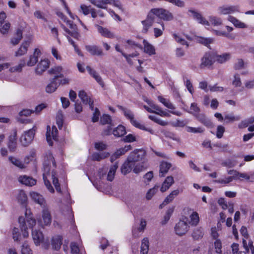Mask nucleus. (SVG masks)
I'll return each mask as SVG.
<instances>
[{"label":"nucleus","mask_w":254,"mask_h":254,"mask_svg":"<svg viewBox=\"0 0 254 254\" xmlns=\"http://www.w3.org/2000/svg\"><path fill=\"white\" fill-rule=\"evenodd\" d=\"M118 167V166L117 164L111 166L107 175H106V174L108 171V169L106 168H103L100 169L98 172L99 179L103 180L106 178L109 181H112L114 179L115 175Z\"/></svg>","instance_id":"nucleus-6"},{"label":"nucleus","mask_w":254,"mask_h":254,"mask_svg":"<svg viewBox=\"0 0 254 254\" xmlns=\"http://www.w3.org/2000/svg\"><path fill=\"white\" fill-rule=\"evenodd\" d=\"M55 168L56 162L51 152L48 151L46 152L44 156L43 162V178L44 184L50 192L51 193L54 192V189L48 179V178L51 177L57 191L62 193L57 173L54 170V168Z\"/></svg>","instance_id":"nucleus-1"},{"label":"nucleus","mask_w":254,"mask_h":254,"mask_svg":"<svg viewBox=\"0 0 254 254\" xmlns=\"http://www.w3.org/2000/svg\"><path fill=\"white\" fill-rule=\"evenodd\" d=\"M78 97L85 104H87L88 102L91 99L90 97L89 96L84 90H81L79 92Z\"/></svg>","instance_id":"nucleus-46"},{"label":"nucleus","mask_w":254,"mask_h":254,"mask_svg":"<svg viewBox=\"0 0 254 254\" xmlns=\"http://www.w3.org/2000/svg\"><path fill=\"white\" fill-rule=\"evenodd\" d=\"M8 160L13 165L18 167L19 168L23 169L25 167L24 164H23L20 160L15 157L13 156H9L8 157Z\"/></svg>","instance_id":"nucleus-43"},{"label":"nucleus","mask_w":254,"mask_h":254,"mask_svg":"<svg viewBox=\"0 0 254 254\" xmlns=\"http://www.w3.org/2000/svg\"><path fill=\"white\" fill-rule=\"evenodd\" d=\"M174 180L172 176L167 177L163 182L160 190L162 192L166 191L174 184Z\"/></svg>","instance_id":"nucleus-27"},{"label":"nucleus","mask_w":254,"mask_h":254,"mask_svg":"<svg viewBox=\"0 0 254 254\" xmlns=\"http://www.w3.org/2000/svg\"><path fill=\"white\" fill-rule=\"evenodd\" d=\"M40 53L39 49H35L33 54L30 56L29 60L27 62V65L29 66L34 65L38 61Z\"/></svg>","instance_id":"nucleus-21"},{"label":"nucleus","mask_w":254,"mask_h":254,"mask_svg":"<svg viewBox=\"0 0 254 254\" xmlns=\"http://www.w3.org/2000/svg\"><path fill=\"white\" fill-rule=\"evenodd\" d=\"M16 131L14 130L8 137V142L7 143V146L9 150L11 152H13L15 151L17 147V138H16Z\"/></svg>","instance_id":"nucleus-14"},{"label":"nucleus","mask_w":254,"mask_h":254,"mask_svg":"<svg viewBox=\"0 0 254 254\" xmlns=\"http://www.w3.org/2000/svg\"><path fill=\"white\" fill-rule=\"evenodd\" d=\"M30 196L35 202L41 205L44 204L45 200L43 197L39 193L36 192H32L30 193Z\"/></svg>","instance_id":"nucleus-32"},{"label":"nucleus","mask_w":254,"mask_h":254,"mask_svg":"<svg viewBox=\"0 0 254 254\" xmlns=\"http://www.w3.org/2000/svg\"><path fill=\"white\" fill-rule=\"evenodd\" d=\"M197 42L200 43L208 47H209V45L212 43L214 41V39L211 38H205L203 37H197L196 39Z\"/></svg>","instance_id":"nucleus-35"},{"label":"nucleus","mask_w":254,"mask_h":254,"mask_svg":"<svg viewBox=\"0 0 254 254\" xmlns=\"http://www.w3.org/2000/svg\"><path fill=\"white\" fill-rule=\"evenodd\" d=\"M49 66V63L47 60H41L37 64L35 69L36 74L41 75L45 71Z\"/></svg>","instance_id":"nucleus-17"},{"label":"nucleus","mask_w":254,"mask_h":254,"mask_svg":"<svg viewBox=\"0 0 254 254\" xmlns=\"http://www.w3.org/2000/svg\"><path fill=\"white\" fill-rule=\"evenodd\" d=\"M25 65V61L24 60L21 61L20 63H19L17 65L10 67L9 69V71L10 72H21L22 71V68Z\"/></svg>","instance_id":"nucleus-50"},{"label":"nucleus","mask_w":254,"mask_h":254,"mask_svg":"<svg viewBox=\"0 0 254 254\" xmlns=\"http://www.w3.org/2000/svg\"><path fill=\"white\" fill-rule=\"evenodd\" d=\"M143 44L144 45V51L145 53L149 55H152L155 54L154 47L149 44L146 40H144L143 41Z\"/></svg>","instance_id":"nucleus-31"},{"label":"nucleus","mask_w":254,"mask_h":254,"mask_svg":"<svg viewBox=\"0 0 254 254\" xmlns=\"http://www.w3.org/2000/svg\"><path fill=\"white\" fill-rule=\"evenodd\" d=\"M189 225L187 221L180 220L175 227V231L177 235L182 236L189 230Z\"/></svg>","instance_id":"nucleus-9"},{"label":"nucleus","mask_w":254,"mask_h":254,"mask_svg":"<svg viewBox=\"0 0 254 254\" xmlns=\"http://www.w3.org/2000/svg\"><path fill=\"white\" fill-rule=\"evenodd\" d=\"M242 84L240 75L235 74L234 75V79L233 81V85L235 87H240Z\"/></svg>","instance_id":"nucleus-64"},{"label":"nucleus","mask_w":254,"mask_h":254,"mask_svg":"<svg viewBox=\"0 0 254 254\" xmlns=\"http://www.w3.org/2000/svg\"><path fill=\"white\" fill-rule=\"evenodd\" d=\"M70 249L72 254H85L84 252L74 242L70 244Z\"/></svg>","instance_id":"nucleus-42"},{"label":"nucleus","mask_w":254,"mask_h":254,"mask_svg":"<svg viewBox=\"0 0 254 254\" xmlns=\"http://www.w3.org/2000/svg\"><path fill=\"white\" fill-rule=\"evenodd\" d=\"M203 232L201 228H196L195 229H194L192 234V236L195 240H197L202 238L203 237Z\"/></svg>","instance_id":"nucleus-52"},{"label":"nucleus","mask_w":254,"mask_h":254,"mask_svg":"<svg viewBox=\"0 0 254 254\" xmlns=\"http://www.w3.org/2000/svg\"><path fill=\"white\" fill-rule=\"evenodd\" d=\"M173 37L175 41L182 45H185L187 47L189 46V44L187 41L183 37V36L179 33H173Z\"/></svg>","instance_id":"nucleus-38"},{"label":"nucleus","mask_w":254,"mask_h":254,"mask_svg":"<svg viewBox=\"0 0 254 254\" xmlns=\"http://www.w3.org/2000/svg\"><path fill=\"white\" fill-rule=\"evenodd\" d=\"M30 42L25 41L22 43L18 50L15 52L14 56L20 57L25 55L27 52V48L29 46Z\"/></svg>","instance_id":"nucleus-25"},{"label":"nucleus","mask_w":254,"mask_h":254,"mask_svg":"<svg viewBox=\"0 0 254 254\" xmlns=\"http://www.w3.org/2000/svg\"><path fill=\"white\" fill-rule=\"evenodd\" d=\"M58 137V129L55 126H53L52 128L50 127H47L46 137L47 140L50 145H52V139L57 140Z\"/></svg>","instance_id":"nucleus-11"},{"label":"nucleus","mask_w":254,"mask_h":254,"mask_svg":"<svg viewBox=\"0 0 254 254\" xmlns=\"http://www.w3.org/2000/svg\"><path fill=\"white\" fill-rule=\"evenodd\" d=\"M146 226V221L142 219L140 221V227L137 228V230L136 229H133L132 230V234L133 237H138L139 235L137 234H136V232L137 231L139 232H142L144 231V229L145 228Z\"/></svg>","instance_id":"nucleus-49"},{"label":"nucleus","mask_w":254,"mask_h":254,"mask_svg":"<svg viewBox=\"0 0 254 254\" xmlns=\"http://www.w3.org/2000/svg\"><path fill=\"white\" fill-rule=\"evenodd\" d=\"M218 12L220 15H227L240 12L239 5H223L218 8Z\"/></svg>","instance_id":"nucleus-7"},{"label":"nucleus","mask_w":254,"mask_h":254,"mask_svg":"<svg viewBox=\"0 0 254 254\" xmlns=\"http://www.w3.org/2000/svg\"><path fill=\"white\" fill-rule=\"evenodd\" d=\"M145 154V151L141 149H136L131 152L121 167L122 173L125 175L132 170L135 174L143 171L146 166L143 162L139 161L144 158Z\"/></svg>","instance_id":"nucleus-2"},{"label":"nucleus","mask_w":254,"mask_h":254,"mask_svg":"<svg viewBox=\"0 0 254 254\" xmlns=\"http://www.w3.org/2000/svg\"><path fill=\"white\" fill-rule=\"evenodd\" d=\"M21 253L22 254H32L29 246L26 243L23 244L21 249Z\"/></svg>","instance_id":"nucleus-62"},{"label":"nucleus","mask_w":254,"mask_h":254,"mask_svg":"<svg viewBox=\"0 0 254 254\" xmlns=\"http://www.w3.org/2000/svg\"><path fill=\"white\" fill-rule=\"evenodd\" d=\"M32 236L36 246L40 245L44 241V236L42 233L38 230H32Z\"/></svg>","instance_id":"nucleus-16"},{"label":"nucleus","mask_w":254,"mask_h":254,"mask_svg":"<svg viewBox=\"0 0 254 254\" xmlns=\"http://www.w3.org/2000/svg\"><path fill=\"white\" fill-rule=\"evenodd\" d=\"M149 250V240L147 238H144L141 241L140 254H147Z\"/></svg>","instance_id":"nucleus-33"},{"label":"nucleus","mask_w":254,"mask_h":254,"mask_svg":"<svg viewBox=\"0 0 254 254\" xmlns=\"http://www.w3.org/2000/svg\"><path fill=\"white\" fill-rule=\"evenodd\" d=\"M111 117L106 114H104L100 118V123L102 125H106V124H111Z\"/></svg>","instance_id":"nucleus-57"},{"label":"nucleus","mask_w":254,"mask_h":254,"mask_svg":"<svg viewBox=\"0 0 254 254\" xmlns=\"http://www.w3.org/2000/svg\"><path fill=\"white\" fill-rule=\"evenodd\" d=\"M227 20L233 23L236 27L239 28H245L247 27L246 24L232 15H229L227 17Z\"/></svg>","instance_id":"nucleus-26"},{"label":"nucleus","mask_w":254,"mask_h":254,"mask_svg":"<svg viewBox=\"0 0 254 254\" xmlns=\"http://www.w3.org/2000/svg\"><path fill=\"white\" fill-rule=\"evenodd\" d=\"M154 21V16L150 10L146 19L141 22L143 25L142 32L144 33H147L148 29L153 25Z\"/></svg>","instance_id":"nucleus-12"},{"label":"nucleus","mask_w":254,"mask_h":254,"mask_svg":"<svg viewBox=\"0 0 254 254\" xmlns=\"http://www.w3.org/2000/svg\"><path fill=\"white\" fill-rule=\"evenodd\" d=\"M189 12L192 14L193 17L196 19L199 23L206 26L209 25V21L203 17L200 13L192 9L189 10Z\"/></svg>","instance_id":"nucleus-18"},{"label":"nucleus","mask_w":254,"mask_h":254,"mask_svg":"<svg viewBox=\"0 0 254 254\" xmlns=\"http://www.w3.org/2000/svg\"><path fill=\"white\" fill-rule=\"evenodd\" d=\"M150 11L154 16H156L164 21H171L174 18L171 12L163 8H152Z\"/></svg>","instance_id":"nucleus-5"},{"label":"nucleus","mask_w":254,"mask_h":254,"mask_svg":"<svg viewBox=\"0 0 254 254\" xmlns=\"http://www.w3.org/2000/svg\"><path fill=\"white\" fill-rule=\"evenodd\" d=\"M245 67V62L243 60L239 59L237 60L234 65V68L236 70H239Z\"/></svg>","instance_id":"nucleus-58"},{"label":"nucleus","mask_w":254,"mask_h":254,"mask_svg":"<svg viewBox=\"0 0 254 254\" xmlns=\"http://www.w3.org/2000/svg\"><path fill=\"white\" fill-rule=\"evenodd\" d=\"M215 62V54L213 53H206L201 59L200 67L204 68L206 67H210Z\"/></svg>","instance_id":"nucleus-8"},{"label":"nucleus","mask_w":254,"mask_h":254,"mask_svg":"<svg viewBox=\"0 0 254 254\" xmlns=\"http://www.w3.org/2000/svg\"><path fill=\"white\" fill-rule=\"evenodd\" d=\"M191 225H196L199 221L198 214L196 212H193L190 216Z\"/></svg>","instance_id":"nucleus-56"},{"label":"nucleus","mask_w":254,"mask_h":254,"mask_svg":"<svg viewBox=\"0 0 254 254\" xmlns=\"http://www.w3.org/2000/svg\"><path fill=\"white\" fill-rule=\"evenodd\" d=\"M100 115V112L97 108H95L94 112L93 114L92 121L94 123L97 122L99 120Z\"/></svg>","instance_id":"nucleus-63"},{"label":"nucleus","mask_w":254,"mask_h":254,"mask_svg":"<svg viewBox=\"0 0 254 254\" xmlns=\"http://www.w3.org/2000/svg\"><path fill=\"white\" fill-rule=\"evenodd\" d=\"M158 100L162 103L166 107L170 109H174L175 107L174 105L168 100L163 98L161 96L158 97Z\"/></svg>","instance_id":"nucleus-48"},{"label":"nucleus","mask_w":254,"mask_h":254,"mask_svg":"<svg viewBox=\"0 0 254 254\" xmlns=\"http://www.w3.org/2000/svg\"><path fill=\"white\" fill-rule=\"evenodd\" d=\"M174 210V207H170L166 211L165 216H164L163 220L162 221V224L164 225L167 223V222L170 219L173 212Z\"/></svg>","instance_id":"nucleus-51"},{"label":"nucleus","mask_w":254,"mask_h":254,"mask_svg":"<svg viewBox=\"0 0 254 254\" xmlns=\"http://www.w3.org/2000/svg\"><path fill=\"white\" fill-rule=\"evenodd\" d=\"M58 80L56 78H52L50 83L46 87V92L48 93H52L54 92L60 85V83H58Z\"/></svg>","instance_id":"nucleus-23"},{"label":"nucleus","mask_w":254,"mask_h":254,"mask_svg":"<svg viewBox=\"0 0 254 254\" xmlns=\"http://www.w3.org/2000/svg\"><path fill=\"white\" fill-rule=\"evenodd\" d=\"M63 115L61 111L58 112L57 116V124L60 129H61L63 125Z\"/></svg>","instance_id":"nucleus-59"},{"label":"nucleus","mask_w":254,"mask_h":254,"mask_svg":"<svg viewBox=\"0 0 254 254\" xmlns=\"http://www.w3.org/2000/svg\"><path fill=\"white\" fill-rule=\"evenodd\" d=\"M197 120L204 126L209 127L212 126V123L203 114H199L197 116Z\"/></svg>","instance_id":"nucleus-44"},{"label":"nucleus","mask_w":254,"mask_h":254,"mask_svg":"<svg viewBox=\"0 0 254 254\" xmlns=\"http://www.w3.org/2000/svg\"><path fill=\"white\" fill-rule=\"evenodd\" d=\"M98 32L103 36L109 38L114 37L113 34L108 29L104 28L101 26H97Z\"/></svg>","instance_id":"nucleus-36"},{"label":"nucleus","mask_w":254,"mask_h":254,"mask_svg":"<svg viewBox=\"0 0 254 254\" xmlns=\"http://www.w3.org/2000/svg\"><path fill=\"white\" fill-rule=\"evenodd\" d=\"M109 153L107 152L103 153H94L92 155V159L94 161H99L101 160L108 157Z\"/></svg>","instance_id":"nucleus-39"},{"label":"nucleus","mask_w":254,"mask_h":254,"mask_svg":"<svg viewBox=\"0 0 254 254\" xmlns=\"http://www.w3.org/2000/svg\"><path fill=\"white\" fill-rule=\"evenodd\" d=\"M17 199L20 203L24 204L27 200V195L23 191H20L17 196Z\"/></svg>","instance_id":"nucleus-60"},{"label":"nucleus","mask_w":254,"mask_h":254,"mask_svg":"<svg viewBox=\"0 0 254 254\" xmlns=\"http://www.w3.org/2000/svg\"><path fill=\"white\" fill-rule=\"evenodd\" d=\"M22 38V30L18 29L17 30L15 36L11 38V43L13 45H16L19 43Z\"/></svg>","instance_id":"nucleus-34"},{"label":"nucleus","mask_w":254,"mask_h":254,"mask_svg":"<svg viewBox=\"0 0 254 254\" xmlns=\"http://www.w3.org/2000/svg\"><path fill=\"white\" fill-rule=\"evenodd\" d=\"M231 58L230 53H224L222 55H217L215 54V62L217 61L220 64H223L229 61Z\"/></svg>","instance_id":"nucleus-30"},{"label":"nucleus","mask_w":254,"mask_h":254,"mask_svg":"<svg viewBox=\"0 0 254 254\" xmlns=\"http://www.w3.org/2000/svg\"><path fill=\"white\" fill-rule=\"evenodd\" d=\"M180 191L179 190H173L164 199L163 201L164 204H167L172 202L174 198L179 194Z\"/></svg>","instance_id":"nucleus-37"},{"label":"nucleus","mask_w":254,"mask_h":254,"mask_svg":"<svg viewBox=\"0 0 254 254\" xmlns=\"http://www.w3.org/2000/svg\"><path fill=\"white\" fill-rule=\"evenodd\" d=\"M214 247L216 250V252L217 254H222V244L221 242L219 239H217L214 242Z\"/></svg>","instance_id":"nucleus-61"},{"label":"nucleus","mask_w":254,"mask_h":254,"mask_svg":"<svg viewBox=\"0 0 254 254\" xmlns=\"http://www.w3.org/2000/svg\"><path fill=\"white\" fill-rule=\"evenodd\" d=\"M131 148V145H127L124 147L121 148L117 150V151L112 155L111 157V161L113 162L114 160L119 157L121 155H124L126 153L127 151L130 150Z\"/></svg>","instance_id":"nucleus-22"},{"label":"nucleus","mask_w":254,"mask_h":254,"mask_svg":"<svg viewBox=\"0 0 254 254\" xmlns=\"http://www.w3.org/2000/svg\"><path fill=\"white\" fill-rule=\"evenodd\" d=\"M57 15L64 22H66L68 24L71 29H74L76 27V25L74 24L73 22L67 19V17L61 11L57 12Z\"/></svg>","instance_id":"nucleus-41"},{"label":"nucleus","mask_w":254,"mask_h":254,"mask_svg":"<svg viewBox=\"0 0 254 254\" xmlns=\"http://www.w3.org/2000/svg\"><path fill=\"white\" fill-rule=\"evenodd\" d=\"M34 129H31L22 135L20 140L22 145L28 146L32 142L34 137Z\"/></svg>","instance_id":"nucleus-10"},{"label":"nucleus","mask_w":254,"mask_h":254,"mask_svg":"<svg viewBox=\"0 0 254 254\" xmlns=\"http://www.w3.org/2000/svg\"><path fill=\"white\" fill-rule=\"evenodd\" d=\"M145 101L147 102L153 109L156 110L155 111V114L159 115L162 117H170V115L166 112L165 111H163L159 106L153 104L152 103L151 101L149 100H145Z\"/></svg>","instance_id":"nucleus-24"},{"label":"nucleus","mask_w":254,"mask_h":254,"mask_svg":"<svg viewBox=\"0 0 254 254\" xmlns=\"http://www.w3.org/2000/svg\"><path fill=\"white\" fill-rule=\"evenodd\" d=\"M126 133L125 127L119 125L113 131V134L117 137H120L123 136Z\"/></svg>","instance_id":"nucleus-40"},{"label":"nucleus","mask_w":254,"mask_h":254,"mask_svg":"<svg viewBox=\"0 0 254 254\" xmlns=\"http://www.w3.org/2000/svg\"><path fill=\"white\" fill-rule=\"evenodd\" d=\"M159 188V186L155 185L153 188L150 189L147 192L146 197L148 200H150L153 196L156 193Z\"/></svg>","instance_id":"nucleus-55"},{"label":"nucleus","mask_w":254,"mask_h":254,"mask_svg":"<svg viewBox=\"0 0 254 254\" xmlns=\"http://www.w3.org/2000/svg\"><path fill=\"white\" fill-rule=\"evenodd\" d=\"M52 222V217L49 210L45 208L42 211V219L40 223L42 226L49 225Z\"/></svg>","instance_id":"nucleus-15"},{"label":"nucleus","mask_w":254,"mask_h":254,"mask_svg":"<svg viewBox=\"0 0 254 254\" xmlns=\"http://www.w3.org/2000/svg\"><path fill=\"white\" fill-rule=\"evenodd\" d=\"M61 26L66 33H68V34H70L74 38H75L76 39H79L80 35L79 33L76 30V26L74 29H72L73 30V31H70L63 24H61Z\"/></svg>","instance_id":"nucleus-45"},{"label":"nucleus","mask_w":254,"mask_h":254,"mask_svg":"<svg viewBox=\"0 0 254 254\" xmlns=\"http://www.w3.org/2000/svg\"><path fill=\"white\" fill-rule=\"evenodd\" d=\"M62 244V238L59 236L52 239V247L56 250H58L60 249Z\"/></svg>","instance_id":"nucleus-47"},{"label":"nucleus","mask_w":254,"mask_h":254,"mask_svg":"<svg viewBox=\"0 0 254 254\" xmlns=\"http://www.w3.org/2000/svg\"><path fill=\"white\" fill-rule=\"evenodd\" d=\"M170 163L162 161L160 165L159 176L164 177L171 167Z\"/></svg>","instance_id":"nucleus-29"},{"label":"nucleus","mask_w":254,"mask_h":254,"mask_svg":"<svg viewBox=\"0 0 254 254\" xmlns=\"http://www.w3.org/2000/svg\"><path fill=\"white\" fill-rule=\"evenodd\" d=\"M118 107L119 109L123 111L125 116L130 120V123L133 126L139 129L147 131L150 132L151 134L154 133V131L152 128L146 127L144 125L141 124L135 120L134 118V115L133 113L130 110L125 109L123 107L119 105L118 106Z\"/></svg>","instance_id":"nucleus-4"},{"label":"nucleus","mask_w":254,"mask_h":254,"mask_svg":"<svg viewBox=\"0 0 254 254\" xmlns=\"http://www.w3.org/2000/svg\"><path fill=\"white\" fill-rule=\"evenodd\" d=\"M85 49L92 56L101 57L105 55L102 49L95 45H86Z\"/></svg>","instance_id":"nucleus-13"},{"label":"nucleus","mask_w":254,"mask_h":254,"mask_svg":"<svg viewBox=\"0 0 254 254\" xmlns=\"http://www.w3.org/2000/svg\"><path fill=\"white\" fill-rule=\"evenodd\" d=\"M31 213L30 210L26 209L25 211L26 220L23 217H20L18 221L21 231L23 232V236L24 238L28 236L29 233L27 231L28 227L29 228H32L36 224V221L31 216Z\"/></svg>","instance_id":"nucleus-3"},{"label":"nucleus","mask_w":254,"mask_h":254,"mask_svg":"<svg viewBox=\"0 0 254 254\" xmlns=\"http://www.w3.org/2000/svg\"><path fill=\"white\" fill-rule=\"evenodd\" d=\"M18 181L21 184L28 186H33L36 184L35 179L26 175L20 176Z\"/></svg>","instance_id":"nucleus-19"},{"label":"nucleus","mask_w":254,"mask_h":254,"mask_svg":"<svg viewBox=\"0 0 254 254\" xmlns=\"http://www.w3.org/2000/svg\"><path fill=\"white\" fill-rule=\"evenodd\" d=\"M243 243L244 247L246 249L247 252H249L250 249L251 250L252 254H254V246L253 245V243L251 240H250L249 241L248 245H247L246 240L243 239Z\"/></svg>","instance_id":"nucleus-53"},{"label":"nucleus","mask_w":254,"mask_h":254,"mask_svg":"<svg viewBox=\"0 0 254 254\" xmlns=\"http://www.w3.org/2000/svg\"><path fill=\"white\" fill-rule=\"evenodd\" d=\"M63 71V68L61 66H55L48 70L50 74L55 75L53 78H56L57 80L59 77H64V74L62 73Z\"/></svg>","instance_id":"nucleus-20"},{"label":"nucleus","mask_w":254,"mask_h":254,"mask_svg":"<svg viewBox=\"0 0 254 254\" xmlns=\"http://www.w3.org/2000/svg\"><path fill=\"white\" fill-rule=\"evenodd\" d=\"M210 22L215 26H218L222 24V20L221 18L216 16H211L209 18Z\"/></svg>","instance_id":"nucleus-54"},{"label":"nucleus","mask_w":254,"mask_h":254,"mask_svg":"<svg viewBox=\"0 0 254 254\" xmlns=\"http://www.w3.org/2000/svg\"><path fill=\"white\" fill-rule=\"evenodd\" d=\"M89 73L97 81V82L102 87L104 86V82L100 75L94 69L89 66L86 67Z\"/></svg>","instance_id":"nucleus-28"}]
</instances>
